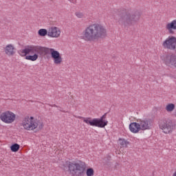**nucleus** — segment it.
Instances as JSON below:
<instances>
[{
    "label": "nucleus",
    "instance_id": "obj_24",
    "mask_svg": "<svg viewBox=\"0 0 176 176\" xmlns=\"http://www.w3.org/2000/svg\"><path fill=\"white\" fill-rule=\"evenodd\" d=\"M54 107H57L56 104H54Z\"/></svg>",
    "mask_w": 176,
    "mask_h": 176
},
{
    "label": "nucleus",
    "instance_id": "obj_9",
    "mask_svg": "<svg viewBox=\"0 0 176 176\" xmlns=\"http://www.w3.org/2000/svg\"><path fill=\"white\" fill-rule=\"evenodd\" d=\"M0 119L4 123H13L16 120V115L12 111H6L1 114Z\"/></svg>",
    "mask_w": 176,
    "mask_h": 176
},
{
    "label": "nucleus",
    "instance_id": "obj_18",
    "mask_svg": "<svg viewBox=\"0 0 176 176\" xmlns=\"http://www.w3.org/2000/svg\"><path fill=\"white\" fill-rule=\"evenodd\" d=\"M19 149H20V145L17 143L13 144L10 146V150L12 152H19Z\"/></svg>",
    "mask_w": 176,
    "mask_h": 176
},
{
    "label": "nucleus",
    "instance_id": "obj_4",
    "mask_svg": "<svg viewBox=\"0 0 176 176\" xmlns=\"http://www.w3.org/2000/svg\"><path fill=\"white\" fill-rule=\"evenodd\" d=\"M68 172L72 176H83L86 171V163L82 161L66 162Z\"/></svg>",
    "mask_w": 176,
    "mask_h": 176
},
{
    "label": "nucleus",
    "instance_id": "obj_21",
    "mask_svg": "<svg viewBox=\"0 0 176 176\" xmlns=\"http://www.w3.org/2000/svg\"><path fill=\"white\" fill-rule=\"evenodd\" d=\"M86 174L87 176H93L94 175V170L92 168H89L87 169Z\"/></svg>",
    "mask_w": 176,
    "mask_h": 176
},
{
    "label": "nucleus",
    "instance_id": "obj_23",
    "mask_svg": "<svg viewBox=\"0 0 176 176\" xmlns=\"http://www.w3.org/2000/svg\"><path fill=\"white\" fill-rule=\"evenodd\" d=\"M173 176H176V171L173 173Z\"/></svg>",
    "mask_w": 176,
    "mask_h": 176
},
{
    "label": "nucleus",
    "instance_id": "obj_13",
    "mask_svg": "<svg viewBox=\"0 0 176 176\" xmlns=\"http://www.w3.org/2000/svg\"><path fill=\"white\" fill-rule=\"evenodd\" d=\"M60 34H61V32L57 27L51 28L48 30V36H51V38H58Z\"/></svg>",
    "mask_w": 176,
    "mask_h": 176
},
{
    "label": "nucleus",
    "instance_id": "obj_5",
    "mask_svg": "<svg viewBox=\"0 0 176 176\" xmlns=\"http://www.w3.org/2000/svg\"><path fill=\"white\" fill-rule=\"evenodd\" d=\"M23 126L25 130H35L38 128L39 130L43 129V123L38 119H34V117L26 116L22 122Z\"/></svg>",
    "mask_w": 176,
    "mask_h": 176
},
{
    "label": "nucleus",
    "instance_id": "obj_22",
    "mask_svg": "<svg viewBox=\"0 0 176 176\" xmlns=\"http://www.w3.org/2000/svg\"><path fill=\"white\" fill-rule=\"evenodd\" d=\"M76 16L78 17V19H82L83 17V13L80 12H76Z\"/></svg>",
    "mask_w": 176,
    "mask_h": 176
},
{
    "label": "nucleus",
    "instance_id": "obj_10",
    "mask_svg": "<svg viewBox=\"0 0 176 176\" xmlns=\"http://www.w3.org/2000/svg\"><path fill=\"white\" fill-rule=\"evenodd\" d=\"M163 46L165 49H170V50H175L176 47V38L172 36L163 43Z\"/></svg>",
    "mask_w": 176,
    "mask_h": 176
},
{
    "label": "nucleus",
    "instance_id": "obj_17",
    "mask_svg": "<svg viewBox=\"0 0 176 176\" xmlns=\"http://www.w3.org/2000/svg\"><path fill=\"white\" fill-rule=\"evenodd\" d=\"M119 142H120V145H121V146L122 148H129V146L130 144V142L126 140V139H123V138H119L118 140Z\"/></svg>",
    "mask_w": 176,
    "mask_h": 176
},
{
    "label": "nucleus",
    "instance_id": "obj_12",
    "mask_svg": "<svg viewBox=\"0 0 176 176\" xmlns=\"http://www.w3.org/2000/svg\"><path fill=\"white\" fill-rule=\"evenodd\" d=\"M165 63L166 65H173L176 67V55H166L165 57Z\"/></svg>",
    "mask_w": 176,
    "mask_h": 176
},
{
    "label": "nucleus",
    "instance_id": "obj_15",
    "mask_svg": "<svg viewBox=\"0 0 176 176\" xmlns=\"http://www.w3.org/2000/svg\"><path fill=\"white\" fill-rule=\"evenodd\" d=\"M14 50H16V49L12 44L8 45L4 49V52L7 56H14L16 53V51Z\"/></svg>",
    "mask_w": 176,
    "mask_h": 176
},
{
    "label": "nucleus",
    "instance_id": "obj_8",
    "mask_svg": "<svg viewBox=\"0 0 176 176\" xmlns=\"http://www.w3.org/2000/svg\"><path fill=\"white\" fill-rule=\"evenodd\" d=\"M31 46H39V45H28V46L25 47V49L21 50L20 51H19V53L20 56H22V57H24V56H26L25 60H30V61H36L38 60V58L41 57V55L39 54H38L37 52H30L28 54H25L23 52L24 50H25V49H28L29 47H31ZM30 53H31L32 54H34V55L27 56V54H30Z\"/></svg>",
    "mask_w": 176,
    "mask_h": 176
},
{
    "label": "nucleus",
    "instance_id": "obj_16",
    "mask_svg": "<svg viewBox=\"0 0 176 176\" xmlns=\"http://www.w3.org/2000/svg\"><path fill=\"white\" fill-rule=\"evenodd\" d=\"M166 30H168L170 34H174L173 30H176V19L172 21L170 23H167Z\"/></svg>",
    "mask_w": 176,
    "mask_h": 176
},
{
    "label": "nucleus",
    "instance_id": "obj_14",
    "mask_svg": "<svg viewBox=\"0 0 176 176\" xmlns=\"http://www.w3.org/2000/svg\"><path fill=\"white\" fill-rule=\"evenodd\" d=\"M129 130L131 133L137 134V133L141 131V127L140 126V122H132L129 124Z\"/></svg>",
    "mask_w": 176,
    "mask_h": 176
},
{
    "label": "nucleus",
    "instance_id": "obj_20",
    "mask_svg": "<svg viewBox=\"0 0 176 176\" xmlns=\"http://www.w3.org/2000/svg\"><path fill=\"white\" fill-rule=\"evenodd\" d=\"M38 34L40 36H46V35H49V31L47 32L46 29H40Z\"/></svg>",
    "mask_w": 176,
    "mask_h": 176
},
{
    "label": "nucleus",
    "instance_id": "obj_11",
    "mask_svg": "<svg viewBox=\"0 0 176 176\" xmlns=\"http://www.w3.org/2000/svg\"><path fill=\"white\" fill-rule=\"evenodd\" d=\"M139 126L140 127V130L143 131L145 130L151 129V120L148 119L139 120Z\"/></svg>",
    "mask_w": 176,
    "mask_h": 176
},
{
    "label": "nucleus",
    "instance_id": "obj_1",
    "mask_svg": "<svg viewBox=\"0 0 176 176\" xmlns=\"http://www.w3.org/2000/svg\"><path fill=\"white\" fill-rule=\"evenodd\" d=\"M107 36V29L102 25L92 23L82 32V38L87 42H96Z\"/></svg>",
    "mask_w": 176,
    "mask_h": 176
},
{
    "label": "nucleus",
    "instance_id": "obj_6",
    "mask_svg": "<svg viewBox=\"0 0 176 176\" xmlns=\"http://www.w3.org/2000/svg\"><path fill=\"white\" fill-rule=\"evenodd\" d=\"M107 113H104L100 118H83L84 123L89 124V126L99 127L100 129H104L105 126L108 125V120L107 119Z\"/></svg>",
    "mask_w": 176,
    "mask_h": 176
},
{
    "label": "nucleus",
    "instance_id": "obj_2",
    "mask_svg": "<svg viewBox=\"0 0 176 176\" xmlns=\"http://www.w3.org/2000/svg\"><path fill=\"white\" fill-rule=\"evenodd\" d=\"M140 16L139 12H133L131 10L122 8L118 10L117 14L114 16V19L121 25L127 27V25H131V24L137 23L140 20Z\"/></svg>",
    "mask_w": 176,
    "mask_h": 176
},
{
    "label": "nucleus",
    "instance_id": "obj_3",
    "mask_svg": "<svg viewBox=\"0 0 176 176\" xmlns=\"http://www.w3.org/2000/svg\"><path fill=\"white\" fill-rule=\"evenodd\" d=\"M30 52L38 53V54L40 55V57H45V56H47V54H51V57L53 58L56 65H60V64L63 63V58L61 57L60 52L53 48L42 46H30L28 49L23 50L25 54L30 53Z\"/></svg>",
    "mask_w": 176,
    "mask_h": 176
},
{
    "label": "nucleus",
    "instance_id": "obj_7",
    "mask_svg": "<svg viewBox=\"0 0 176 176\" xmlns=\"http://www.w3.org/2000/svg\"><path fill=\"white\" fill-rule=\"evenodd\" d=\"M159 127L165 134H169L174 129V124L170 118H162L159 121Z\"/></svg>",
    "mask_w": 176,
    "mask_h": 176
},
{
    "label": "nucleus",
    "instance_id": "obj_19",
    "mask_svg": "<svg viewBox=\"0 0 176 176\" xmlns=\"http://www.w3.org/2000/svg\"><path fill=\"white\" fill-rule=\"evenodd\" d=\"M175 109V104L170 103L166 107V110L167 112H173Z\"/></svg>",
    "mask_w": 176,
    "mask_h": 176
}]
</instances>
